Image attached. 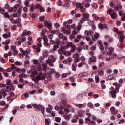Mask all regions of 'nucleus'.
Returning a JSON list of instances; mask_svg holds the SVG:
<instances>
[{"label": "nucleus", "instance_id": "obj_1", "mask_svg": "<svg viewBox=\"0 0 125 125\" xmlns=\"http://www.w3.org/2000/svg\"><path fill=\"white\" fill-rule=\"evenodd\" d=\"M113 85L115 86V89L112 87L110 89L109 92L113 98H116L115 93H118L119 92V88H120V86L117 83H114Z\"/></svg>", "mask_w": 125, "mask_h": 125}, {"label": "nucleus", "instance_id": "obj_2", "mask_svg": "<svg viewBox=\"0 0 125 125\" xmlns=\"http://www.w3.org/2000/svg\"><path fill=\"white\" fill-rule=\"evenodd\" d=\"M0 87L1 89V92L3 97L7 96V93H6V92H9V91H10V87L9 86H5V84H0Z\"/></svg>", "mask_w": 125, "mask_h": 125}, {"label": "nucleus", "instance_id": "obj_3", "mask_svg": "<svg viewBox=\"0 0 125 125\" xmlns=\"http://www.w3.org/2000/svg\"><path fill=\"white\" fill-rule=\"evenodd\" d=\"M45 77H46V73H42V72L39 73L34 79L35 83L38 84L40 80H45Z\"/></svg>", "mask_w": 125, "mask_h": 125}, {"label": "nucleus", "instance_id": "obj_4", "mask_svg": "<svg viewBox=\"0 0 125 125\" xmlns=\"http://www.w3.org/2000/svg\"><path fill=\"white\" fill-rule=\"evenodd\" d=\"M41 37H39L37 39L38 41L39 42H44V45H46L47 46L48 45V39L47 38L45 37V34L44 33H42L41 34Z\"/></svg>", "mask_w": 125, "mask_h": 125}, {"label": "nucleus", "instance_id": "obj_5", "mask_svg": "<svg viewBox=\"0 0 125 125\" xmlns=\"http://www.w3.org/2000/svg\"><path fill=\"white\" fill-rule=\"evenodd\" d=\"M55 60H56V58L54 57L53 55H50L48 57V60H46V63L49 65L50 67H53V63H54Z\"/></svg>", "mask_w": 125, "mask_h": 125}, {"label": "nucleus", "instance_id": "obj_6", "mask_svg": "<svg viewBox=\"0 0 125 125\" xmlns=\"http://www.w3.org/2000/svg\"><path fill=\"white\" fill-rule=\"evenodd\" d=\"M114 32H116L119 35L118 38L119 39L120 42H124V39H125V35H124V31H118V28H114Z\"/></svg>", "mask_w": 125, "mask_h": 125}, {"label": "nucleus", "instance_id": "obj_7", "mask_svg": "<svg viewBox=\"0 0 125 125\" xmlns=\"http://www.w3.org/2000/svg\"><path fill=\"white\" fill-rule=\"evenodd\" d=\"M107 14H110L112 19H117L118 18V15L112 9L108 10Z\"/></svg>", "mask_w": 125, "mask_h": 125}, {"label": "nucleus", "instance_id": "obj_8", "mask_svg": "<svg viewBox=\"0 0 125 125\" xmlns=\"http://www.w3.org/2000/svg\"><path fill=\"white\" fill-rule=\"evenodd\" d=\"M32 62L35 66L37 67V71H41L42 70V67H41V65H40V62L39 61V60H36L34 59L32 61Z\"/></svg>", "mask_w": 125, "mask_h": 125}, {"label": "nucleus", "instance_id": "obj_9", "mask_svg": "<svg viewBox=\"0 0 125 125\" xmlns=\"http://www.w3.org/2000/svg\"><path fill=\"white\" fill-rule=\"evenodd\" d=\"M22 54H20V56L21 58H24V55H28L29 53H31V50L27 49V50H21Z\"/></svg>", "mask_w": 125, "mask_h": 125}, {"label": "nucleus", "instance_id": "obj_10", "mask_svg": "<svg viewBox=\"0 0 125 125\" xmlns=\"http://www.w3.org/2000/svg\"><path fill=\"white\" fill-rule=\"evenodd\" d=\"M42 43H41V42H39L37 45L33 46L34 49H36L37 52H40L41 51V47H42Z\"/></svg>", "mask_w": 125, "mask_h": 125}, {"label": "nucleus", "instance_id": "obj_11", "mask_svg": "<svg viewBox=\"0 0 125 125\" xmlns=\"http://www.w3.org/2000/svg\"><path fill=\"white\" fill-rule=\"evenodd\" d=\"M31 31H28L27 33L26 32H23V34L21 35V37L22 38V41L26 42V38L25 37H26V35L30 36L31 35Z\"/></svg>", "mask_w": 125, "mask_h": 125}, {"label": "nucleus", "instance_id": "obj_12", "mask_svg": "<svg viewBox=\"0 0 125 125\" xmlns=\"http://www.w3.org/2000/svg\"><path fill=\"white\" fill-rule=\"evenodd\" d=\"M98 46H99V48L100 50L102 51L103 53H106V52H107V50L104 49V47L103 46V45L102 44L101 42L99 41L98 42Z\"/></svg>", "mask_w": 125, "mask_h": 125}, {"label": "nucleus", "instance_id": "obj_13", "mask_svg": "<svg viewBox=\"0 0 125 125\" xmlns=\"http://www.w3.org/2000/svg\"><path fill=\"white\" fill-rule=\"evenodd\" d=\"M89 15L88 14H84V17L81 19V20L80 21L81 23H84V21H85L86 19L87 20H88L89 19V17H88Z\"/></svg>", "mask_w": 125, "mask_h": 125}, {"label": "nucleus", "instance_id": "obj_14", "mask_svg": "<svg viewBox=\"0 0 125 125\" xmlns=\"http://www.w3.org/2000/svg\"><path fill=\"white\" fill-rule=\"evenodd\" d=\"M84 34L86 36H90V37H93V36L94 35V32L92 30H91L89 31L85 30L84 32Z\"/></svg>", "mask_w": 125, "mask_h": 125}, {"label": "nucleus", "instance_id": "obj_15", "mask_svg": "<svg viewBox=\"0 0 125 125\" xmlns=\"http://www.w3.org/2000/svg\"><path fill=\"white\" fill-rule=\"evenodd\" d=\"M98 38H99V33L97 32H95L94 35L93 36L92 39L93 41H97L98 40Z\"/></svg>", "mask_w": 125, "mask_h": 125}, {"label": "nucleus", "instance_id": "obj_16", "mask_svg": "<svg viewBox=\"0 0 125 125\" xmlns=\"http://www.w3.org/2000/svg\"><path fill=\"white\" fill-rule=\"evenodd\" d=\"M32 106L35 109L36 111H40V108H42V105L40 104L37 105L36 104H33Z\"/></svg>", "mask_w": 125, "mask_h": 125}, {"label": "nucleus", "instance_id": "obj_17", "mask_svg": "<svg viewBox=\"0 0 125 125\" xmlns=\"http://www.w3.org/2000/svg\"><path fill=\"white\" fill-rule=\"evenodd\" d=\"M14 8H15L16 10H18L19 12H21V10H22V7L19 6L18 4L15 5Z\"/></svg>", "mask_w": 125, "mask_h": 125}, {"label": "nucleus", "instance_id": "obj_18", "mask_svg": "<svg viewBox=\"0 0 125 125\" xmlns=\"http://www.w3.org/2000/svg\"><path fill=\"white\" fill-rule=\"evenodd\" d=\"M36 8H39L41 12H43L45 11L44 8H42V5L40 4L36 5Z\"/></svg>", "mask_w": 125, "mask_h": 125}, {"label": "nucleus", "instance_id": "obj_19", "mask_svg": "<svg viewBox=\"0 0 125 125\" xmlns=\"http://www.w3.org/2000/svg\"><path fill=\"white\" fill-rule=\"evenodd\" d=\"M44 23L45 27H47L48 29H51V28H52L51 24L48 23V21H44Z\"/></svg>", "mask_w": 125, "mask_h": 125}, {"label": "nucleus", "instance_id": "obj_20", "mask_svg": "<svg viewBox=\"0 0 125 125\" xmlns=\"http://www.w3.org/2000/svg\"><path fill=\"white\" fill-rule=\"evenodd\" d=\"M99 29H106L107 28V25L105 24H102V23H100L99 24Z\"/></svg>", "mask_w": 125, "mask_h": 125}, {"label": "nucleus", "instance_id": "obj_21", "mask_svg": "<svg viewBox=\"0 0 125 125\" xmlns=\"http://www.w3.org/2000/svg\"><path fill=\"white\" fill-rule=\"evenodd\" d=\"M121 8H122V5L121 4H118L117 5H115L114 6V9L116 11L120 10V9H121Z\"/></svg>", "mask_w": 125, "mask_h": 125}, {"label": "nucleus", "instance_id": "obj_22", "mask_svg": "<svg viewBox=\"0 0 125 125\" xmlns=\"http://www.w3.org/2000/svg\"><path fill=\"white\" fill-rule=\"evenodd\" d=\"M92 16L94 20H96V21H98V20H99V19H100V18L99 17L97 16V15H96V14H92Z\"/></svg>", "mask_w": 125, "mask_h": 125}, {"label": "nucleus", "instance_id": "obj_23", "mask_svg": "<svg viewBox=\"0 0 125 125\" xmlns=\"http://www.w3.org/2000/svg\"><path fill=\"white\" fill-rule=\"evenodd\" d=\"M15 46H11V49L12 50V51L14 52V56H16L17 55V52L15 51Z\"/></svg>", "mask_w": 125, "mask_h": 125}, {"label": "nucleus", "instance_id": "obj_24", "mask_svg": "<svg viewBox=\"0 0 125 125\" xmlns=\"http://www.w3.org/2000/svg\"><path fill=\"white\" fill-rule=\"evenodd\" d=\"M20 19H17L15 21V23L17 24L18 27H20L21 28V27H22V25L20 23Z\"/></svg>", "mask_w": 125, "mask_h": 125}, {"label": "nucleus", "instance_id": "obj_25", "mask_svg": "<svg viewBox=\"0 0 125 125\" xmlns=\"http://www.w3.org/2000/svg\"><path fill=\"white\" fill-rule=\"evenodd\" d=\"M88 23L89 26H91V27H94V21H91V20H88Z\"/></svg>", "mask_w": 125, "mask_h": 125}, {"label": "nucleus", "instance_id": "obj_26", "mask_svg": "<svg viewBox=\"0 0 125 125\" xmlns=\"http://www.w3.org/2000/svg\"><path fill=\"white\" fill-rule=\"evenodd\" d=\"M105 81H101V87H102L103 89H106V85H105Z\"/></svg>", "mask_w": 125, "mask_h": 125}, {"label": "nucleus", "instance_id": "obj_27", "mask_svg": "<svg viewBox=\"0 0 125 125\" xmlns=\"http://www.w3.org/2000/svg\"><path fill=\"white\" fill-rule=\"evenodd\" d=\"M3 37L5 38V39H7L8 38H10V32L8 31L7 33L3 35Z\"/></svg>", "mask_w": 125, "mask_h": 125}, {"label": "nucleus", "instance_id": "obj_28", "mask_svg": "<svg viewBox=\"0 0 125 125\" xmlns=\"http://www.w3.org/2000/svg\"><path fill=\"white\" fill-rule=\"evenodd\" d=\"M48 117H55V112H53V111H51L49 114V115H48Z\"/></svg>", "mask_w": 125, "mask_h": 125}, {"label": "nucleus", "instance_id": "obj_29", "mask_svg": "<svg viewBox=\"0 0 125 125\" xmlns=\"http://www.w3.org/2000/svg\"><path fill=\"white\" fill-rule=\"evenodd\" d=\"M19 83H23L24 82V79L22 77L20 76V75H19Z\"/></svg>", "mask_w": 125, "mask_h": 125}, {"label": "nucleus", "instance_id": "obj_30", "mask_svg": "<svg viewBox=\"0 0 125 125\" xmlns=\"http://www.w3.org/2000/svg\"><path fill=\"white\" fill-rule=\"evenodd\" d=\"M95 60H96V58L94 56H92L90 58V61L91 62H95Z\"/></svg>", "mask_w": 125, "mask_h": 125}, {"label": "nucleus", "instance_id": "obj_31", "mask_svg": "<svg viewBox=\"0 0 125 125\" xmlns=\"http://www.w3.org/2000/svg\"><path fill=\"white\" fill-rule=\"evenodd\" d=\"M83 4H85V7H86V8H88V7H89V6H90V3H87L86 2V3L85 2H83Z\"/></svg>", "mask_w": 125, "mask_h": 125}, {"label": "nucleus", "instance_id": "obj_32", "mask_svg": "<svg viewBox=\"0 0 125 125\" xmlns=\"http://www.w3.org/2000/svg\"><path fill=\"white\" fill-rule=\"evenodd\" d=\"M8 11L9 12H14V11H16V9H15V8H14H14H9Z\"/></svg>", "mask_w": 125, "mask_h": 125}, {"label": "nucleus", "instance_id": "obj_33", "mask_svg": "<svg viewBox=\"0 0 125 125\" xmlns=\"http://www.w3.org/2000/svg\"><path fill=\"white\" fill-rule=\"evenodd\" d=\"M84 65V62H81L78 63V67H82Z\"/></svg>", "mask_w": 125, "mask_h": 125}, {"label": "nucleus", "instance_id": "obj_34", "mask_svg": "<svg viewBox=\"0 0 125 125\" xmlns=\"http://www.w3.org/2000/svg\"><path fill=\"white\" fill-rule=\"evenodd\" d=\"M63 117L65 118V119H66L67 120H69L71 118V115L65 114Z\"/></svg>", "mask_w": 125, "mask_h": 125}, {"label": "nucleus", "instance_id": "obj_35", "mask_svg": "<svg viewBox=\"0 0 125 125\" xmlns=\"http://www.w3.org/2000/svg\"><path fill=\"white\" fill-rule=\"evenodd\" d=\"M45 18V17H44V16H41L40 17V19L41 22H44V21H45V20H44Z\"/></svg>", "mask_w": 125, "mask_h": 125}, {"label": "nucleus", "instance_id": "obj_36", "mask_svg": "<svg viewBox=\"0 0 125 125\" xmlns=\"http://www.w3.org/2000/svg\"><path fill=\"white\" fill-rule=\"evenodd\" d=\"M50 120L49 119H45V123L46 125H49L50 124Z\"/></svg>", "mask_w": 125, "mask_h": 125}, {"label": "nucleus", "instance_id": "obj_37", "mask_svg": "<svg viewBox=\"0 0 125 125\" xmlns=\"http://www.w3.org/2000/svg\"><path fill=\"white\" fill-rule=\"evenodd\" d=\"M75 6L77 7V8H81V7H82V4H81L80 3H76Z\"/></svg>", "mask_w": 125, "mask_h": 125}, {"label": "nucleus", "instance_id": "obj_38", "mask_svg": "<svg viewBox=\"0 0 125 125\" xmlns=\"http://www.w3.org/2000/svg\"><path fill=\"white\" fill-rule=\"evenodd\" d=\"M80 60L82 62H84V61H85V57L82 56L80 57Z\"/></svg>", "mask_w": 125, "mask_h": 125}, {"label": "nucleus", "instance_id": "obj_39", "mask_svg": "<svg viewBox=\"0 0 125 125\" xmlns=\"http://www.w3.org/2000/svg\"><path fill=\"white\" fill-rule=\"evenodd\" d=\"M15 71H16V72L17 73H21V72H22V70L21 69H20V68H19V67H16Z\"/></svg>", "mask_w": 125, "mask_h": 125}, {"label": "nucleus", "instance_id": "obj_40", "mask_svg": "<svg viewBox=\"0 0 125 125\" xmlns=\"http://www.w3.org/2000/svg\"><path fill=\"white\" fill-rule=\"evenodd\" d=\"M55 120L56 122H58V123L60 122V121H61V118L58 117H55Z\"/></svg>", "mask_w": 125, "mask_h": 125}, {"label": "nucleus", "instance_id": "obj_41", "mask_svg": "<svg viewBox=\"0 0 125 125\" xmlns=\"http://www.w3.org/2000/svg\"><path fill=\"white\" fill-rule=\"evenodd\" d=\"M61 31L62 33H67V30L64 27H61Z\"/></svg>", "mask_w": 125, "mask_h": 125}, {"label": "nucleus", "instance_id": "obj_42", "mask_svg": "<svg viewBox=\"0 0 125 125\" xmlns=\"http://www.w3.org/2000/svg\"><path fill=\"white\" fill-rule=\"evenodd\" d=\"M40 110H41V112L42 114H44V108L42 107V106L41 105V107L40 108Z\"/></svg>", "mask_w": 125, "mask_h": 125}, {"label": "nucleus", "instance_id": "obj_43", "mask_svg": "<svg viewBox=\"0 0 125 125\" xmlns=\"http://www.w3.org/2000/svg\"><path fill=\"white\" fill-rule=\"evenodd\" d=\"M88 107H90V108H92V109H93V108H94V107L93 106V104H92V103H89L88 104Z\"/></svg>", "mask_w": 125, "mask_h": 125}, {"label": "nucleus", "instance_id": "obj_44", "mask_svg": "<svg viewBox=\"0 0 125 125\" xmlns=\"http://www.w3.org/2000/svg\"><path fill=\"white\" fill-rule=\"evenodd\" d=\"M77 29H74L72 31V34L73 35H78V34L79 33V32H78V31L76 30Z\"/></svg>", "mask_w": 125, "mask_h": 125}, {"label": "nucleus", "instance_id": "obj_45", "mask_svg": "<svg viewBox=\"0 0 125 125\" xmlns=\"http://www.w3.org/2000/svg\"><path fill=\"white\" fill-rule=\"evenodd\" d=\"M59 114H60V115H62L63 117H64V116H65V112H64V111H63L62 110L59 111Z\"/></svg>", "mask_w": 125, "mask_h": 125}, {"label": "nucleus", "instance_id": "obj_46", "mask_svg": "<svg viewBox=\"0 0 125 125\" xmlns=\"http://www.w3.org/2000/svg\"><path fill=\"white\" fill-rule=\"evenodd\" d=\"M75 106H76V107H78V108H80V109L82 108V107H83V104H75Z\"/></svg>", "mask_w": 125, "mask_h": 125}, {"label": "nucleus", "instance_id": "obj_47", "mask_svg": "<svg viewBox=\"0 0 125 125\" xmlns=\"http://www.w3.org/2000/svg\"><path fill=\"white\" fill-rule=\"evenodd\" d=\"M58 4L59 6H62V5H63V2H62V1L60 0L58 1Z\"/></svg>", "mask_w": 125, "mask_h": 125}, {"label": "nucleus", "instance_id": "obj_48", "mask_svg": "<svg viewBox=\"0 0 125 125\" xmlns=\"http://www.w3.org/2000/svg\"><path fill=\"white\" fill-rule=\"evenodd\" d=\"M61 125H68V124L67 122V121H63L62 122Z\"/></svg>", "mask_w": 125, "mask_h": 125}, {"label": "nucleus", "instance_id": "obj_49", "mask_svg": "<svg viewBox=\"0 0 125 125\" xmlns=\"http://www.w3.org/2000/svg\"><path fill=\"white\" fill-rule=\"evenodd\" d=\"M108 51L109 52H114V48L112 47H110L108 48Z\"/></svg>", "mask_w": 125, "mask_h": 125}, {"label": "nucleus", "instance_id": "obj_50", "mask_svg": "<svg viewBox=\"0 0 125 125\" xmlns=\"http://www.w3.org/2000/svg\"><path fill=\"white\" fill-rule=\"evenodd\" d=\"M4 16H5V17H6L7 18H9V19L10 16H9V14H8V13L5 12L4 14Z\"/></svg>", "mask_w": 125, "mask_h": 125}, {"label": "nucleus", "instance_id": "obj_51", "mask_svg": "<svg viewBox=\"0 0 125 125\" xmlns=\"http://www.w3.org/2000/svg\"><path fill=\"white\" fill-rule=\"evenodd\" d=\"M70 39L71 40H73V39H75L76 38V36L74 35V34H72L70 36Z\"/></svg>", "mask_w": 125, "mask_h": 125}, {"label": "nucleus", "instance_id": "obj_52", "mask_svg": "<svg viewBox=\"0 0 125 125\" xmlns=\"http://www.w3.org/2000/svg\"><path fill=\"white\" fill-rule=\"evenodd\" d=\"M36 68L37 69V66H36V65H35V64H33L31 66V70H35V69H36Z\"/></svg>", "mask_w": 125, "mask_h": 125}, {"label": "nucleus", "instance_id": "obj_53", "mask_svg": "<svg viewBox=\"0 0 125 125\" xmlns=\"http://www.w3.org/2000/svg\"><path fill=\"white\" fill-rule=\"evenodd\" d=\"M29 63H30V61H29V60L25 59V60L24 61V64L25 65H28V64H29Z\"/></svg>", "mask_w": 125, "mask_h": 125}, {"label": "nucleus", "instance_id": "obj_54", "mask_svg": "<svg viewBox=\"0 0 125 125\" xmlns=\"http://www.w3.org/2000/svg\"><path fill=\"white\" fill-rule=\"evenodd\" d=\"M80 10L82 12H84L85 11V9L83 7L80 8Z\"/></svg>", "mask_w": 125, "mask_h": 125}, {"label": "nucleus", "instance_id": "obj_55", "mask_svg": "<svg viewBox=\"0 0 125 125\" xmlns=\"http://www.w3.org/2000/svg\"><path fill=\"white\" fill-rule=\"evenodd\" d=\"M63 6L65 7V8H69L70 7V4L69 3H65Z\"/></svg>", "mask_w": 125, "mask_h": 125}, {"label": "nucleus", "instance_id": "obj_56", "mask_svg": "<svg viewBox=\"0 0 125 125\" xmlns=\"http://www.w3.org/2000/svg\"><path fill=\"white\" fill-rule=\"evenodd\" d=\"M15 64L17 65V66H20L21 65V62H20L17 61L15 62Z\"/></svg>", "mask_w": 125, "mask_h": 125}, {"label": "nucleus", "instance_id": "obj_57", "mask_svg": "<svg viewBox=\"0 0 125 125\" xmlns=\"http://www.w3.org/2000/svg\"><path fill=\"white\" fill-rule=\"evenodd\" d=\"M73 58L79 59V54H75L73 55Z\"/></svg>", "mask_w": 125, "mask_h": 125}, {"label": "nucleus", "instance_id": "obj_58", "mask_svg": "<svg viewBox=\"0 0 125 125\" xmlns=\"http://www.w3.org/2000/svg\"><path fill=\"white\" fill-rule=\"evenodd\" d=\"M71 48L72 50H73L72 52H74V51L77 49V47H76V46L74 45L71 47Z\"/></svg>", "mask_w": 125, "mask_h": 125}, {"label": "nucleus", "instance_id": "obj_59", "mask_svg": "<svg viewBox=\"0 0 125 125\" xmlns=\"http://www.w3.org/2000/svg\"><path fill=\"white\" fill-rule=\"evenodd\" d=\"M29 3H30V2L28 0H26L24 2V4L25 6H26V7H28V5H29Z\"/></svg>", "mask_w": 125, "mask_h": 125}, {"label": "nucleus", "instance_id": "obj_60", "mask_svg": "<svg viewBox=\"0 0 125 125\" xmlns=\"http://www.w3.org/2000/svg\"><path fill=\"white\" fill-rule=\"evenodd\" d=\"M68 63H71L72 62V59L71 58H68L66 59Z\"/></svg>", "mask_w": 125, "mask_h": 125}, {"label": "nucleus", "instance_id": "obj_61", "mask_svg": "<svg viewBox=\"0 0 125 125\" xmlns=\"http://www.w3.org/2000/svg\"><path fill=\"white\" fill-rule=\"evenodd\" d=\"M6 103L4 101H2L1 102V103H0V106H5Z\"/></svg>", "mask_w": 125, "mask_h": 125}, {"label": "nucleus", "instance_id": "obj_62", "mask_svg": "<svg viewBox=\"0 0 125 125\" xmlns=\"http://www.w3.org/2000/svg\"><path fill=\"white\" fill-rule=\"evenodd\" d=\"M79 124H80V125H82V124H83V120L82 119H79Z\"/></svg>", "mask_w": 125, "mask_h": 125}, {"label": "nucleus", "instance_id": "obj_63", "mask_svg": "<svg viewBox=\"0 0 125 125\" xmlns=\"http://www.w3.org/2000/svg\"><path fill=\"white\" fill-rule=\"evenodd\" d=\"M34 7H35V6H34V5H31L30 8V11H33Z\"/></svg>", "mask_w": 125, "mask_h": 125}, {"label": "nucleus", "instance_id": "obj_64", "mask_svg": "<svg viewBox=\"0 0 125 125\" xmlns=\"http://www.w3.org/2000/svg\"><path fill=\"white\" fill-rule=\"evenodd\" d=\"M63 34H62V33H60V34L59 35V39H63Z\"/></svg>", "mask_w": 125, "mask_h": 125}]
</instances>
